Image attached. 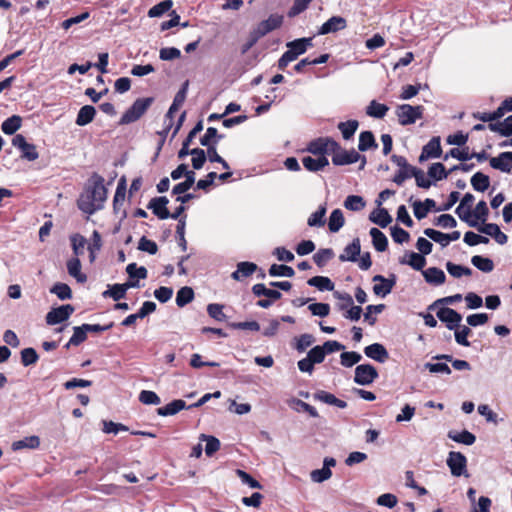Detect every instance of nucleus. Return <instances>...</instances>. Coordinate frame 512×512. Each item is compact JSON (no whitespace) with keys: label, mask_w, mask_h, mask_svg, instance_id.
Instances as JSON below:
<instances>
[{"label":"nucleus","mask_w":512,"mask_h":512,"mask_svg":"<svg viewBox=\"0 0 512 512\" xmlns=\"http://www.w3.org/2000/svg\"><path fill=\"white\" fill-rule=\"evenodd\" d=\"M173 5L172 0H164L156 5H154L152 8L148 11V16L151 18L154 17H160L167 11L171 9Z\"/></svg>","instance_id":"obj_53"},{"label":"nucleus","mask_w":512,"mask_h":512,"mask_svg":"<svg viewBox=\"0 0 512 512\" xmlns=\"http://www.w3.org/2000/svg\"><path fill=\"white\" fill-rule=\"evenodd\" d=\"M50 292L55 294L60 300H68L72 298L71 288L65 283L58 282L54 284L51 287Z\"/></svg>","instance_id":"obj_50"},{"label":"nucleus","mask_w":512,"mask_h":512,"mask_svg":"<svg viewBox=\"0 0 512 512\" xmlns=\"http://www.w3.org/2000/svg\"><path fill=\"white\" fill-rule=\"evenodd\" d=\"M71 244L75 257L79 258L80 255L84 253L85 245L87 244V240L84 236L75 234L71 236Z\"/></svg>","instance_id":"obj_59"},{"label":"nucleus","mask_w":512,"mask_h":512,"mask_svg":"<svg viewBox=\"0 0 512 512\" xmlns=\"http://www.w3.org/2000/svg\"><path fill=\"white\" fill-rule=\"evenodd\" d=\"M378 377L376 368L370 364L358 365L355 369L354 382L359 385H369Z\"/></svg>","instance_id":"obj_10"},{"label":"nucleus","mask_w":512,"mask_h":512,"mask_svg":"<svg viewBox=\"0 0 512 512\" xmlns=\"http://www.w3.org/2000/svg\"><path fill=\"white\" fill-rule=\"evenodd\" d=\"M307 284L316 287L320 291H332L334 283L325 276H314L307 281Z\"/></svg>","instance_id":"obj_39"},{"label":"nucleus","mask_w":512,"mask_h":512,"mask_svg":"<svg viewBox=\"0 0 512 512\" xmlns=\"http://www.w3.org/2000/svg\"><path fill=\"white\" fill-rule=\"evenodd\" d=\"M480 233L486 234L494 238V240L503 245L508 241V237L505 233H503L499 226L495 223H484L482 225H478L475 227Z\"/></svg>","instance_id":"obj_15"},{"label":"nucleus","mask_w":512,"mask_h":512,"mask_svg":"<svg viewBox=\"0 0 512 512\" xmlns=\"http://www.w3.org/2000/svg\"><path fill=\"white\" fill-rule=\"evenodd\" d=\"M424 107L421 105L412 106L409 104L399 105L396 109V115L398 117V121L401 125H411L416 122V120L421 119L423 117Z\"/></svg>","instance_id":"obj_3"},{"label":"nucleus","mask_w":512,"mask_h":512,"mask_svg":"<svg viewBox=\"0 0 512 512\" xmlns=\"http://www.w3.org/2000/svg\"><path fill=\"white\" fill-rule=\"evenodd\" d=\"M437 318L446 324L449 330L459 328L462 321V315L456 310L448 307L440 308L436 313Z\"/></svg>","instance_id":"obj_11"},{"label":"nucleus","mask_w":512,"mask_h":512,"mask_svg":"<svg viewBox=\"0 0 512 512\" xmlns=\"http://www.w3.org/2000/svg\"><path fill=\"white\" fill-rule=\"evenodd\" d=\"M374 248L378 252H384L388 247V239L386 235L378 228H371L369 232Z\"/></svg>","instance_id":"obj_31"},{"label":"nucleus","mask_w":512,"mask_h":512,"mask_svg":"<svg viewBox=\"0 0 512 512\" xmlns=\"http://www.w3.org/2000/svg\"><path fill=\"white\" fill-rule=\"evenodd\" d=\"M369 220L385 228L391 223L392 217L385 208H377L370 213Z\"/></svg>","instance_id":"obj_27"},{"label":"nucleus","mask_w":512,"mask_h":512,"mask_svg":"<svg viewBox=\"0 0 512 512\" xmlns=\"http://www.w3.org/2000/svg\"><path fill=\"white\" fill-rule=\"evenodd\" d=\"M391 160L399 167L398 172L393 177V182L401 186L405 180L413 176L411 171L415 170L416 167L410 165L404 156L394 154L391 156Z\"/></svg>","instance_id":"obj_6"},{"label":"nucleus","mask_w":512,"mask_h":512,"mask_svg":"<svg viewBox=\"0 0 512 512\" xmlns=\"http://www.w3.org/2000/svg\"><path fill=\"white\" fill-rule=\"evenodd\" d=\"M67 271L77 282L85 283L87 281L86 274L81 272V262L79 258L73 257L67 261Z\"/></svg>","instance_id":"obj_26"},{"label":"nucleus","mask_w":512,"mask_h":512,"mask_svg":"<svg viewBox=\"0 0 512 512\" xmlns=\"http://www.w3.org/2000/svg\"><path fill=\"white\" fill-rule=\"evenodd\" d=\"M183 409H188L186 402L181 399H176L171 401L165 406H162L157 409V414L163 417L172 416L177 414L179 411Z\"/></svg>","instance_id":"obj_24"},{"label":"nucleus","mask_w":512,"mask_h":512,"mask_svg":"<svg viewBox=\"0 0 512 512\" xmlns=\"http://www.w3.org/2000/svg\"><path fill=\"white\" fill-rule=\"evenodd\" d=\"M428 177L432 178L436 181H440L446 179L449 175V172L446 171L445 166L442 163H433L428 168Z\"/></svg>","instance_id":"obj_47"},{"label":"nucleus","mask_w":512,"mask_h":512,"mask_svg":"<svg viewBox=\"0 0 512 512\" xmlns=\"http://www.w3.org/2000/svg\"><path fill=\"white\" fill-rule=\"evenodd\" d=\"M360 252H361L360 239L355 238V239H353V241L350 244H348L344 248V252L342 254H340V256H339V260L341 262H346V261L355 262V261H357V257L360 255Z\"/></svg>","instance_id":"obj_21"},{"label":"nucleus","mask_w":512,"mask_h":512,"mask_svg":"<svg viewBox=\"0 0 512 512\" xmlns=\"http://www.w3.org/2000/svg\"><path fill=\"white\" fill-rule=\"evenodd\" d=\"M333 147H338V142L330 137H320L311 141L307 146V151L318 157L331 153Z\"/></svg>","instance_id":"obj_7"},{"label":"nucleus","mask_w":512,"mask_h":512,"mask_svg":"<svg viewBox=\"0 0 512 512\" xmlns=\"http://www.w3.org/2000/svg\"><path fill=\"white\" fill-rule=\"evenodd\" d=\"M139 401L145 405H158L161 403L160 397L150 390H142L139 394Z\"/></svg>","instance_id":"obj_64"},{"label":"nucleus","mask_w":512,"mask_h":512,"mask_svg":"<svg viewBox=\"0 0 512 512\" xmlns=\"http://www.w3.org/2000/svg\"><path fill=\"white\" fill-rule=\"evenodd\" d=\"M345 224V218L341 209H334L329 217L328 228L330 232H338Z\"/></svg>","instance_id":"obj_34"},{"label":"nucleus","mask_w":512,"mask_h":512,"mask_svg":"<svg viewBox=\"0 0 512 512\" xmlns=\"http://www.w3.org/2000/svg\"><path fill=\"white\" fill-rule=\"evenodd\" d=\"M191 155H192L193 168L195 170L201 169L207 159L205 151L201 148H194V149H191Z\"/></svg>","instance_id":"obj_61"},{"label":"nucleus","mask_w":512,"mask_h":512,"mask_svg":"<svg viewBox=\"0 0 512 512\" xmlns=\"http://www.w3.org/2000/svg\"><path fill=\"white\" fill-rule=\"evenodd\" d=\"M424 234L435 241L436 243H439L442 247H446L449 245L448 237L446 233H442L438 230L432 229V228H426L424 230Z\"/></svg>","instance_id":"obj_58"},{"label":"nucleus","mask_w":512,"mask_h":512,"mask_svg":"<svg viewBox=\"0 0 512 512\" xmlns=\"http://www.w3.org/2000/svg\"><path fill=\"white\" fill-rule=\"evenodd\" d=\"M126 272L130 279H145L147 277V269L144 266L137 267L136 263H130L126 267Z\"/></svg>","instance_id":"obj_60"},{"label":"nucleus","mask_w":512,"mask_h":512,"mask_svg":"<svg viewBox=\"0 0 512 512\" xmlns=\"http://www.w3.org/2000/svg\"><path fill=\"white\" fill-rule=\"evenodd\" d=\"M125 295L126 291L122 284H114L108 290L103 292V297H111L114 301L123 299Z\"/></svg>","instance_id":"obj_62"},{"label":"nucleus","mask_w":512,"mask_h":512,"mask_svg":"<svg viewBox=\"0 0 512 512\" xmlns=\"http://www.w3.org/2000/svg\"><path fill=\"white\" fill-rule=\"evenodd\" d=\"M268 272L272 277H293L295 275V271L292 267L283 264L271 265Z\"/></svg>","instance_id":"obj_44"},{"label":"nucleus","mask_w":512,"mask_h":512,"mask_svg":"<svg viewBox=\"0 0 512 512\" xmlns=\"http://www.w3.org/2000/svg\"><path fill=\"white\" fill-rule=\"evenodd\" d=\"M442 154V148L439 137H433L424 147L419 156V161L424 162L430 158H438Z\"/></svg>","instance_id":"obj_16"},{"label":"nucleus","mask_w":512,"mask_h":512,"mask_svg":"<svg viewBox=\"0 0 512 512\" xmlns=\"http://www.w3.org/2000/svg\"><path fill=\"white\" fill-rule=\"evenodd\" d=\"M222 138L223 136L218 134L216 128L208 127L206 133L200 138V143L202 146L209 147L212 146L215 140L218 142Z\"/></svg>","instance_id":"obj_57"},{"label":"nucleus","mask_w":512,"mask_h":512,"mask_svg":"<svg viewBox=\"0 0 512 512\" xmlns=\"http://www.w3.org/2000/svg\"><path fill=\"white\" fill-rule=\"evenodd\" d=\"M362 359L361 354L358 352H342L340 355V363L344 367H352Z\"/></svg>","instance_id":"obj_56"},{"label":"nucleus","mask_w":512,"mask_h":512,"mask_svg":"<svg viewBox=\"0 0 512 512\" xmlns=\"http://www.w3.org/2000/svg\"><path fill=\"white\" fill-rule=\"evenodd\" d=\"M257 268V265L253 262H239L237 264V269L231 274V277L236 281H241L244 278L251 276Z\"/></svg>","instance_id":"obj_22"},{"label":"nucleus","mask_w":512,"mask_h":512,"mask_svg":"<svg viewBox=\"0 0 512 512\" xmlns=\"http://www.w3.org/2000/svg\"><path fill=\"white\" fill-rule=\"evenodd\" d=\"M74 307L70 304L52 308L45 317L48 325H56L69 319L74 312Z\"/></svg>","instance_id":"obj_8"},{"label":"nucleus","mask_w":512,"mask_h":512,"mask_svg":"<svg viewBox=\"0 0 512 512\" xmlns=\"http://www.w3.org/2000/svg\"><path fill=\"white\" fill-rule=\"evenodd\" d=\"M303 166L305 169L311 172H317L322 170L324 167L329 165L328 158L326 156L313 158L311 156H305L302 159Z\"/></svg>","instance_id":"obj_25"},{"label":"nucleus","mask_w":512,"mask_h":512,"mask_svg":"<svg viewBox=\"0 0 512 512\" xmlns=\"http://www.w3.org/2000/svg\"><path fill=\"white\" fill-rule=\"evenodd\" d=\"M364 353L367 357L379 362L384 363L388 358L389 354L386 348L379 343H373L364 348Z\"/></svg>","instance_id":"obj_19"},{"label":"nucleus","mask_w":512,"mask_h":512,"mask_svg":"<svg viewBox=\"0 0 512 512\" xmlns=\"http://www.w3.org/2000/svg\"><path fill=\"white\" fill-rule=\"evenodd\" d=\"M283 23V16L280 14H271L268 19L261 21L254 31L258 36L263 37L269 32L279 28Z\"/></svg>","instance_id":"obj_12"},{"label":"nucleus","mask_w":512,"mask_h":512,"mask_svg":"<svg viewBox=\"0 0 512 512\" xmlns=\"http://www.w3.org/2000/svg\"><path fill=\"white\" fill-rule=\"evenodd\" d=\"M358 126L359 122L357 120H348L346 122H340L337 127L341 131L343 138L349 140L355 134Z\"/></svg>","instance_id":"obj_43"},{"label":"nucleus","mask_w":512,"mask_h":512,"mask_svg":"<svg viewBox=\"0 0 512 512\" xmlns=\"http://www.w3.org/2000/svg\"><path fill=\"white\" fill-rule=\"evenodd\" d=\"M402 265H409L414 270L420 271L426 265V259L423 255L416 252H406V254L399 259Z\"/></svg>","instance_id":"obj_20"},{"label":"nucleus","mask_w":512,"mask_h":512,"mask_svg":"<svg viewBox=\"0 0 512 512\" xmlns=\"http://www.w3.org/2000/svg\"><path fill=\"white\" fill-rule=\"evenodd\" d=\"M92 181V185L86 188L85 192L80 195L77 201L78 208L88 215H92L96 211L101 210L107 199V189L104 185V178L98 174H94Z\"/></svg>","instance_id":"obj_1"},{"label":"nucleus","mask_w":512,"mask_h":512,"mask_svg":"<svg viewBox=\"0 0 512 512\" xmlns=\"http://www.w3.org/2000/svg\"><path fill=\"white\" fill-rule=\"evenodd\" d=\"M336 465V460L332 457H326L323 461V467L321 469L313 470L310 473V478L315 483H322L332 476L331 467Z\"/></svg>","instance_id":"obj_14"},{"label":"nucleus","mask_w":512,"mask_h":512,"mask_svg":"<svg viewBox=\"0 0 512 512\" xmlns=\"http://www.w3.org/2000/svg\"><path fill=\"white\" fill-rule=\"evenodd\" d=\"M126 194V179L122 177L117 185L116 192L113 199L114 211H117L119 206L123 204Z\"/></svg>","instance_id":"obj_48"},{"label":"nucleus","mask_w":512,"mask_h":512,"mask_svg":"<svg viewBox=\"0 0 512 512\" xmlns=\"http://www.w3.org/2000/svg\"><path fill=\"white\" fill-rule=\"evenodd\" d=\"M168 203L169 200L165 196L154 197L149 201L147 208L159 219L164 220L170 217V212L167 209Z\"/></svg>","instance_id":"obj_13"},{"label":"nucleus","mask_w":512,"mask_h":512,"mask_svg":"<svg viewBox=\"0 0 512 512\" xmlns=\"http://www.w3.org/2000/svg\"><path fill=\"white\" fill-rule=\"evenodd\" d=\"M488 128L492 132H497L501 136L509 137L512 135V115L501 122L489 123Z\"/></svg>","instance_id":"obj_28"},{"label":"nucleus","mask_w":512,"mask_h":512,"mask_svg":"<svg viewBox=\"0 0 512 512\" xmlns=\"http://www.w3.org/2000/svg\"><path fill=\"white\" fill-rule=\"evenodd\" d=\"M450 472L455 477L465 476L468 477L467 472V458L461 452L451 451L446 460Z\"/></svg>","instance_id":"obj_4"},{"label":"nucleus","mask_w":512,"mask_h":512,"mask_svg":"<svg viewBox=\"0 0 512 512\" xmlns=\"http://www.w3.org/2000/svg\"><path fill=\"white\" fill-rule=\"evenodd\" d=\"M252 293L257 297L265 296L273 302L279 300L282 297L281 292L275 289H269L262 283L253 285Z\"/></svg>","instance_id":"obj_29"},{"label":"nucleus","mask_w":512,"mask_h":512,"mask_svg":"<svg viewBox=\"0 0 512 512\" xmlns=\"http://www.w3.org/2000/svg\"><path fill=\"white\" fill-rule=\"evenodd\" d=\"M200 439L206 441L205 453L207 456H212L220 449V441L216 437L202 434Z\"/></svg>","instance_id":"obj_54"},{"label":"nucleus","mask_w":512,"mask_h":512,"mask_svg":"<svg viewBox=\"0 0 512 512\" xmlns=\"http://www.w3.org/2000/svg\"><path fill=\"white\" fill-rule=\"evenodd\" d=\"M334 257V252L331 248L319 249L314 255L313 260L318 267H323Z\"/></svg>","instance_id":"obj_49"},{"label":"nucleus","mask_w":512,"mask_h":512,"mask_svg":"<svg viewBox=\"0 0 512 512\" xmlns=\"http://www.w3.org/2000/svg\"><path fill=\"white\" fill-rule=\"evenodd\" d=\"M347 26V22L345 18L341 16H333L328 19L325 23L322 24L318 33L320 35H325L329 33H334L340 30L345 29Z\"/></svg>","instance_id":"obj_18"},{"label":"nucleus","mask_w":512,"mask_h":512,"mask_svg":"<svg viewBox=\"0 0 512 512\" xmlns=\"http://www.w3.org/2000/svg\"><path fill=\"white\" fill-rule=\"evenodd\" d=\"M40 446V438L38 436H28L12 443V450L19 451L22 449H37Z\"/></svg>","instance_id":"obj_32"},{"label":"nucleus","mask_w":512,"mask_h":512,"mask_svg":"<svg viewBox=\"0 0 512 512\" xmlns=\"http://www.w3.org/2000/svg\"><path fill=\"white\" fill-rule=\"evenodd\" d=\"M455 335V341L462 346L469 347L470 342L467 337L472 333L471 329L465 325L461 326L459 324V328L453 329Z\"/></svg>","instance_id":"obj_52"},{"label":"nucleus","mask_w":512,"mask_h":512,"mask_svg":"<svg viewBox=\"0 0 512 512\" xmlns=\"http://www.w3.org/2000/svg\"><path fill=\"white\" fill-rule=\"evenodd\" d=\"M332 163L336 166L353 164L359 161L360 154L355 150L343 149L339 144L331 150Z\"/></svg>","instance_id":"obj_5"},{"label":"nucleus","mask_w":512,"mask_h":512,"mask_svg":"<svg viewBox=\"0 0 512 512\" xmlns=\"http://www.w3.org/2000/svg\"><path fill=\"white\" fill-rule=\"evenodd\" d=\"M288 405L290 408H292L293 410H295L297 412H300V411L307 412L311 417L316 418L319 416L317 410L313 406H311L310 404H308L300 399L292 398V399L288 400Z\"/></svg>","instance_id":"obj_35"},{"label":"nucleus","mask_w":512,"mask_h":512,"mask_svg":"<svg viewBox=\"0 0 512 512\" xmlns=\"http://www.w3.org/2000/svg\"><path fill=\"white\" fill-rule=\"evenodd\" d=\"M471 185L476 191L484 192L489 188L490 179L482 172H476L471 178Z\"/></svg>","instance_id":"obj_42"},{"label":"nucleus","mask_w":512,"mask_h":512,"mask_svg":"<svg viewBox=\"0 0 512 512\" xmlns=\"http://www.w3.org/2000/svg\"><path fill=\"white\" fill-rule=\"evenodd\" d=\"M471 263L480 271L489 273L494 269V263L490 258L475 255L471 258Z\"/></svg>","instance_id":"obj_46"},{"label":"nucleus","mask_w":512,"mask_h":512,"mask_svg":"<svg viewBox=\"0 0 512 512\" xmlns=\"http://www.w3.org/2000/svg\"><path fill=\"white\" fill-rule=\"evenodd\" d=\"M425 281L436 286L442 285L446 280L445 273L437 267H429L422 271Z\"/></svg>","instance_id":"obj_23"},{"label":"nucleus","mask_w":512,"mask_h":512,"mask_svg":"<svg viewBox=\"0 0 512 512\" xmlns=\"http://www.w3.org/2000/svg\"><path fill=\"white\" fill-rule=\"evenodd\" d=\"M325 214H326V207L320 206L317 211H315L314 213H312L309 216L307 224L310 227L323 226L325 224V220H324Z\"/></svg>","instance_id":"obj_51"},{"label":"nucleus","mask_w":512,"mask_h":512,"mask_svg":"<svg viewBox=\"0 0 512 512\" xmlns=\"http://www.w3.org/2000/svg\"><path fill=\"white\" fill-rule=\"evenodd\" d=\"M489 163L493 169L509 173L512 169V152H502L497 157H492Z\"/></svg>","instance_id":"obj_17"},{"label":"nucleus","mask_w":512,"mask_h":512,"mask_svg":"<svg viewBox=\"0 0 512 512\" xmlns=\"http://www.w3.org/2000/svg\"><path fill=\"white\" fill-rule=\"evenodd\" d=\"M378 144L375 141V137L371 131H363L359 135L358 150L361 152L369 149H376Z\"/></svg>","instance_id":"obj_33"},{"label":"nucleus","mask_w":512,"mask_h":512,"mask_svg":"<svg viewBox=\"0 0 512 512\" xmlns=\"http://www.w3.org/2000/svg\"><path fill=\"white\" fill-rule=\"evenodd\" d=\"M312 44V38H299L294 41L287 43V48L292 49L296 56H300L304 54L309 47H311Z\"/></svg>","instance_id":"obj_37"},{"label":"nucleus","mask_w":512,"mask_h":512,"mask_svg":"<svg viewBox=\"0 0 512 512\" xmlns=\"http://www.w3.org/2000/svg\"><path fill=\"white\" fill-rule=\"evenodd\" d=\"M22 124V118L18 115H13L3 121L1 129L6 135L14 134Z\"/></svg>","instance_id":"obj_41"},{"label":"nucleus","mask_w":512,"mask_h":512,"mask_svg":"<svg viewBox=\"0 0 512 512\" xmlns=\"http://www.w3.org/2000/svg\"><path fill=\"white\" fill-rule=\"evenodd\" d=\"M388 110L387 105L372 100L366 108V114L370 117L381 119L387 114Z\"/></svg>","instance_id":"obj_40"},{"label":"nucleus","mask_w":512,"mask_h":512,"mask_svg":"<svg viewBox=\"0 0 512 512\" xmlns=\"http://www.w3.org/2000/svg\"><path fill=\"white\" fill-rule=\"evenodd\" d=\"M396 275L391 274L389 278H385L382 275H375L372 281L375 282L373 286V292L375 295L385 297L390 294L394 286L396 285Z\"/></svg>","instance_id":"obj_9"},{"label":"nucleus","mask_w":512,"mask_h":512,"mask_svg":"<svg viewBox=\"0 0 512 512\" xmlns=\"http://www.w3.org/2000/svg\"><path fill=\"white\" fill-rule=\"evenodd\" d=\"M344 206L351 211H360L364 208L365 201L361 196L349 195L344 201Z\"/></svg>","instance_id":"obj_55"},{"label":"nucleus","mask_w":512,"mask_h":512,"mask_svg":"<svg viewBox=\"0 0 512 512\" xmlns=\"http://www.w3.org/2000/svg\"><path fill=\"white\" fill-rule=\"evenodd\" d=\"M448 437L457 443L468 446L473 445L476 441L475 435L468 430H463L461 432L449 431Z\"/></svg>","instance_id":"obj_36"},{"label":"nucleus","mask_w":512,"mask_h":512,"mask_svg":"<svg viewBox=\"0 0 512 512\" xmlns=\"http://www.w3.org/2000/svg\"><path fill=\"white\" fill-rule=\"evenodd\" d=\"M154 102L153 97L138 98L131 107L121 116L120 125H127L139 120Z\"/></svg>","instance_id":"obj_2"},{"label":"nucleus","mask_w":512,"mask_h":512,"mask_svg":"<svg viewBox=\"0 0 512 512\" xmlns=\"http://www.w3.org/2000/svg\"><path fill=\"white\" fill-rule=\"evenodd\" d=\"M196 174L194 171H189L186 173L185 180L176 184L172 189V194L180 195L187 192L195 183Z\"/></svg>","instance_id":"obj_38"},{"label":"nucleus","mask_w":512,"mask_h":512,"mask_svg":"<svg viewBox=\"0 0 512 512\" xmlns=\"http://www.w3.org/2000/svg\"><path fill=\"white\" fill-rule=\"evenodd\" d=\"M194 299V291L191 287L184 286L180 288L176 295V304L184 307Z\"/></svg>","instance_id":"obj_45"},{"label":"nucleus","mask_w":512,"mask_h":512,"mask_svg":"<svg viewBox=\"0 0 512 512\" xmlns=\"http://www.w3.org/2000/svg\"><path fill=\"white\" fill-rule=\"evenodd\" d=\"M224 305L218 303H211L207 306L208 315L216 321L222 322L226 320V315L223 312Z\"/></svg>","instance_id":"obj_63"},{"label":"nucleus","mask_w":512,"mask_h":512,"mask_svg":"<svg viewBox=\"0 0 512 512\" xmlns=\"http://www.w3.org/2000/svg\"><path fill=\"white\" fill-rule=\"evenodd\" d=\"M95 115L96 109L91 105H85L80 108L75 122L78 126H85L94 120Z\"/></svg>","instance_id":"obj_30"}]
</instances>
